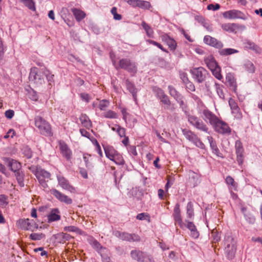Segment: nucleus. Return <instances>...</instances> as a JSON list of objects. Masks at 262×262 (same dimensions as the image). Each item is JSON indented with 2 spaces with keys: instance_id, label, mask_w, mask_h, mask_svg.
<instances>
[{
  "instance_id": "f257e3e1",
  "label": "nucleus",
  "mask_w": 262,
  "mask_h": 262,
  "mask_svg": "<svg viewBox=\"0 0 262 262\" xmlns=\"http://www.w3.org/2000/svg\"><path fill=\"white\" fill-rule=\"evenodd\" d=\"M224 253L227 259L231 260L235 256L237 241L231 233H226L224 239Z\"/></svg>"
},
{
  "instance_id": "f03ea898",
  "label": "nucleus",
  "mask_w": 262,
  "mask_h": 262,
  "mask_svg": "<svg viewBox=\"0 0 262 262\" xmlns=\"http://www.w3.org/2000/svg\"><path fill=\"white\" fill-rule=\"evenodd\" d=\"M34 121L35 125L38 129L40 134L47 136L52 135L51 125L41 117L36 116Z\"/></svg>"
},
{
  "instance_id": "7ed1b4c3",
  "label": "nucleus",
  "mask_w": 262,
  "mask_h": 262,
  "mask_svg": "<svg viewBox=\"0 0 262 262\" xmlns=\"http://www.w3.org/2000/svg\"><path fill=\"white\" fill-rule=\"evenodd\" d=\"M190 73L194 80L199 83L204 82L209 75L208 71L202 67L192 68L190 70Z\"/></svg>"
},
{
  "instance_id": "20e7f679",
  "label": "nucleus",
  "mask_w": 262,
  "mask_h": 262,
  "mask_svg": "<svg viewBox=\"0 0 262 262\" xmlns=\"http://www.w3.org/2000/svg\"><path fill=\"white\" fill-rule=\"evenodd\" d=\"M187 119L189 124L193 126L194 128L206 133H208V127L206 124L199 117L192 115H188Z\"/></svg>"
},
{
  "instance_id": "39448f33",
  "label": "nucleus",
  "mask_w": 262,
  "mask_h": 262,
  "mask_svg": "<svg viewBox=\"0 0 262 262\" xmlns=\"http://www.w3.org/2000/svg\"><path fill=\"white\" fill-rule=\"evenodd\" d=\"M117 70L122 69L128 72L135 74L137 71V68L135 62L128 58H122L119 60L118 66L116 67Z\"/></svg>"
},
{
  "instance_id": "423d86ee",
  "label": "nucleus",
  "mask_w": 262,
  "mask_h": 262,
  "mask_svg": "<svg viewBox=\"0 0 262 262\" xmlns=\"http://www.w3.org/2000/svg\"><path fill=\"white\" fill-rule=\"evenodd\" d=\"M199 114L206 122L208 121L212 125L217 121L218 118L205 106L199 107L198 110Z\"/></svg>"
},
{
  "instance_id": "0eeeda50",
  "label": "nucleus",
  "mask_w": 262,
  "mask_h": 262,
  "mask_svg": "<svg viewBox=\"0 0 262 262\" xmlns=\"http://www.w3.org/2000/svg\"><path fill=\"white\" fill-rule=\"evenodd\" d=\"M182 133L188 140L193 143L196 146L201 149L205 148L204 144L194 132L185 128L182 129Z\"/></svg>"
},
{
  "instance_id": "6e6552de",
  "label": "nucleus",
  "mask_w": 262,
  "mask_h": 262,
  "mask_svg": "<svg viewBox=\"0 0 262 262\" xmlns=\"http://www.w3.org/2000/svg\"><path fill=\"white\" fill-rule=\"evenodd\" d=\"M29 80L36 84H41L44 82L43 71H40L38 68L34 67L31 69L29 74Z\"/></svg>"
},
{
  "instance_id": "1a4fd4ad",
  "label": "nucleus",
  "mask_w": 262,
  "mask_h": 262,
  "mask_svg": "<svg viewBox=\"0 0 262 262\" xmlns=\"http://www.w3.org/2000/svg\"><path fill=\"white\" fill-rule=\"evenodd\" d=\"M215 130L222 134H229L231 133V128L225 122L220 120L219 118L216 122L212 125Z\"/></svg>"
},
{
  "instance_id": "9d476101",
  "label": "nucleus",
  "mask_w": 262,
  "mask_h": 262,
  "mask_svg": "<svg viewBox=\"0 0 262 262\" xmlns=\"http://www.w3.org/2000/svg\"><path fill=\"white\" fill-rule=\"evenodd\" d=\"M50 177V173L41 168V167L39 168V170L37 172L36 176V178L38 180L39 183L43 188H47L48 187L46 180L47 179L48 181Z\"/></svg>"
},
{
  "instance_id": "9b49d317",
  "label": "nucleus",
  "mask_w": 262,
  "mask_h": 262,
  "mask_svg": "<svg viewBox=\"0 0 262 262\" xmlns=\"http://www.w3.org/2000/svg\"><path fill=\"white\" fill-rule=\"evenodd\" d=\"M235 148L237 162L239 166H242L244 160V149L243 144L239 140L235 141Z\"/></svg>"
},
{
  "instance_id": "f8f14e48",
  "label": "nucleus",
  "mask_w": 262,
  "mask_h": 262,
  "mask_svg": "<svg viewBox=\"0 0 262 262\" xmlns=\"http://www.w3.org/2000/svg\"><path fill=\"white\" fill-rule=\"evenodd\" d=\"M51 192L60 202L66 204H71L72 203V200L71 198L57 189H53L51 190Z\"/></svg>"
},
{
  "instance_id": "ddd939ff",
  "label": "nucleus",
  "mask_w": 262,
  "mask_h": 262,
  "mask_svg": "<svg viewBox=\"0 0 262 262\" xmlns=\"http://www.w3.org/2000/svg\"><path fill=\"white\" fill-rule=\"evenodd\" d=\"M59 146L62 156L64 157L67 160L70 161L72 158V152L68 145L64 142L60 141L59 142Z\"/></svg>"
},
{
  "instance_id": "4468645a",
  "label": "nucleus",
  "mask_w": 262,
  "mask_h": 262,
  "mask_svg": "<svg viewBox=\"0 0 262 262\" xmlns=\"http://www.w3.org/2000/svg\"><path fill=\"white\" fill-rule=\"evenodd\" d=\"M58 184L63 189L69 191L72 193L75 192V188L69 183L68 180L61 176H57Z\"/></svg>"
},
{
  "instance_id": "2eb2a0df",
  "label": "nucleus",
  "mask_w": 262,
  "mask_h": 262,
  "mask_svg": "<svg viewBox=\"0 0 262 262\" xmlns=\"http://www.w3.org/2000/svg\"><path fill=\"white\" fill-rule=\"evenodd\" d=\"M244 14L243 12L237 10L227 11L223 13L224 17L228 19H244Z\"/></svg>"
},
{
  "instance_id": "dca6fc26",
  "label": "nucleus",
  "mask_w": 262,
  "mask_h": 262,
  "mask_svg": "<svg viewBox=\"0 0 262 262\" xmlns=\"http://www.w3.org/2000/svg\"><path fill=\"white\" fill-rule=\"evenodd\" d=\"M173 216L175 222L179 224L181 228L185 227V224L183 222L181 217L180 205L179 204H177L174 207Z\"/></svg>"
},
{
  "instance_id": "f3484780",
  "label": "nucleus",
  "mask_w": 262,
  "mask_h": 262,
  "mask_svg": "<svg viewBox=\"0 0 262 262\" xmlns=\"http://www.w3.org/2000/svg\"><path fill=\"white\" fill-rule=\"evenodd\" d=\"M204 42L206 44L219 49H220L223 47V44L222 42L218 41L215 38L212 37L209 35H206L204 36Z\"/></svg>"
},
{
  "instance_id": "a211bd4d",
  "label": "nucleus",
  "mask_w": 262,
  "mask_h": 262,
  "mask_svg": "<svg viewBox=\"0 0 262 262\" xmlns=\"http://www.w3.org/2000/svg\"><path fill=\"white\" fill-rule=\"evenodd\" d=\"M130 256L132 259L137 261H145V253L139 250H132L130 252Z\"/></svg>"
},
{
  "instance_id": "6ab92c4d",
  "label": "nucleus",
  "mask_w": 262,
  "mask_h": 262,
  "mask_svg": "<svg viewBox=\"0 0 262 262\" xmlns=\"http://www.w3.org/2000/svg\"><path fill=\"white\" fill-rule=\"evenodd\" d=\"M4 161L8 164V166L13 172H15L20 170L21 165L19 162L15 160L7 158H5Z\"/></svg>"
},
{
  "instance_id": "aec40b11",
  "label": "nucleus",
  "mask_w": 262,
  "mask_h": 262,
  "mask_svg": "<svg viewBox=\"0 0 262 262\" xmlns=\"http://www.w3.org/2000/svg\"><path fill=\"white\" fill-rule=\"evenodd\" d=\"M207 140L209 141L212 152L218 157L223 158L224 157L220 152V150L217 146L216 142L213 140V138L211 136H208Z\"/></svg>"
},
{
  "instance_id": "412c9836",
  "label": "nucleus",
  "mask_w": 262,
  "mask_h": 262,
  "mask_svg": "<svg viewBox=\"0 0 262 262\" xmlns=\"http://www.w3.org/2000/svg\"><path fill=\"white\" fill-rule=\"evenodd\" d=\"M244 45L245 48L250 49L256 54H260L262 52L261 49L259 46L250 40H245Z\"/></svg>"
},
{
  "instance_id": "4be33fe9",
  "label": "nucleus",
  "mask_w": 262,
  "mask_h": 262,
  "mask_svg": "<svg viewBox=\"0 0 262 262\" xmlns=\"http://www.w3.org/2000/svg\"><path fill=\"white\" fill-rule=\"evenodd\" d=\"M188 183L191 187H195L200 183L199 176L193 171H190Z\"/></svg>"
},
{
  "instance_id": "5701e85b",
  "label": "nucleus",
  "mask_w": 262,
  "mask_h": 262,
  "mask_svg": "<svg viewBox=\"0 0 262 262\" xmlns=\"http://www.w3.org/2000/svg\"><path fill=\"white\" fill-rule=\"evenodd\" d=\"M226 80L229 86L235 91L237 85L234 74L231 73H227L226 76Z\"/></svg>"
},
{
  "instance_id": "b1692460",
  "label": "nucleus",
  "mask_w": 262,
  "mask_h": 262,
  "mask_svg": "<svg viewBox=\"0 0 262 262\" xmlns=\"http://www.w3.org/2000/svg\"><path fill=\"white\" fill-rule=\"evenodd\" d=\"M204 61L210 71L219 66L214 58L211 55L205 57Z\"/></svg>"
},
{
  "instance_id": "393cba45",
  "label": "nucleus",
  "mask_w": 262,
  "mask_h": 262,
  "mask_svg": "<svg viewBox=\"0 0 262 262\" xmlns=\"http://www.w3.org/2000/svg\"><path fill=\"white\" fill-rule=\"evenodd\" d=\"M221 28L229 33H235L239 27L237 24L235 23H225L222 24Z\"/></svg>"
},
{
  "instance_id": "a878e982",
  "label": "nucleus",
  "mask_w": 262,
  "mask_h": 262,
  "mask_svg": "<svg viewBox=\"0 0 262 262\" xmlns=\"http://www.w3.org/2000/svg\"><path fill=\"white\" fill-rule=\"evenodd\" d=\"M162 39L166 43L171 50L174 51L176 50L177 43L173 38L165 34L162 36Z\"/></svg>"
},
{
  "instance_id": "bb28decb",
  "label": "nucleus",
  "mask_w": 262,
  "mask_h": 262,
  "mask_svg": "<svg viewBox=\"0 0 262 262\" xmlns=\"http://www.w3.org/2000/svg\"><path fill=\"white\" fill-rule=\"evenodd\" d=\"M125 85L127 89L132 94L134 100L136 101L137 89H136L135 84L129 81V79H126L125 80Z\"/></svg>"
},
{
  "instance_id": "cd10ccee",
  "label": "nucleus",
  "mask_w": 262,
  "mask_h": 262,
  "mask_svg": "<svg viewBox=\"0 0 262 262\" xmlns=\"http://www.w3.org/2000/svg\"><path fill=\"white\" fill-rule=\"evenodd\" d=\"M60 212L57 208L53 209L48 215V222L58 221L60 219Z\"/></svg>"
},
{
  "instance_id": "c85d7f7f",
  "label": "nucleus",
  "mask_w": 262,
  "mask_h": 262,
  "mask_svg": "<svg viewBox=\"0 0 262 262\" xmlns=\"http://www.w3.org/2000/svg\"><path fill=\"white\" fill-rule=\"evenodd\" d=\"M186 227L190 231V236L193 238H197L199 236V232L198 231L194 224L191 222H187Z\"/></svg>"
},
{
  "instance_id": "c756f323",
  "label": "nucleus",
  "mask_w": 262,
  "mask_h": 262,
  "mask_svg": "<svg viewBox=\"0 0 262 262\" xmlns=\"http://www.w3.org/2000/svg\"><path fill=\"white\" fill-rule=\"evenodd\" d=\"M105 154L106 157L110 160H112V158L117 154V151L114 149L113 146H103Z\"/></svg>"
},
{
  "instance_id": "7c9ffc66",
  "label": "nucleus",
  "mask_w": 262,
  "mask_h": 262,
  "mask_svg": "<svg viewBox=\"0 0 262 262\" xmlns=\"http://www.w3.org/2000/svg\"><path fill=\"white\" fill-rule=\"evenodd\" d=\"M79 120L82 125L86 128L89 129L92 126V122L86 114H82Z\"/></svg>"
},
{
  "instance_id": "2f4dec72",
  "label": "nucleus",
  "mask_w": 262,
  "mask_h": 262,
  "mask_svg": "<svg viewBox=\"0 0 262 262\" xmlns=\"http://www.w3.org/2000/svg\"><path fill=\"white\" fill-rule=\"evenodd\" d=\"M113 234L116 237L119 238L123 241L129 242L130 233L125 232H121L119 231H115L113 232Z\"/></svg>"
},
{
  "instance_id": "473e14b6",
  "label": "nucleus",
  "mask_w": 262,
  "mask_h": 262,
  "mask_svg": "<svg viewBox=\"0 0 262 262\" xmlns=\"http://www.w3.org/2000/svg\"><path fill=\"white\" fill-rule=\"evenodd\" d=\"M83 159L85 162V166L88 169H92L94 165L93 162L92 156L91 155L88 154H83Z\"/></svg>"
},
{
  "instance_id": "72a5a7b5",
  "label": "nucleus",
  "mask_w": 262,
  "mask_h": 262,
  "mask_svg": "<svg viewBox=\"0 0 262 262\" xmlns=\"http://www.w3.org/2000/svg\"><path fill=\"white\" fill-rule=\"evenodd\" d=\"M72 12H73L76 20L78 21H80L85 16V13L79 9L73 8L72 9Z\"/></svg>"
},
{
  "instance_id": "f704fd0d",
  "label": "nucleus",
  "mask_w": 262,
  "mask_h": 262,
  "mask_svg": "<svg viewBox=\"0 0 262 262\" xmlns=\"http://www.w3.org/2000/svg\"><path fill=\"white\" fill-rule=\"evenodd\" d=\"M19 224H20L21 228L25 230H32V225L30 222V220L29 219L20 220L19 221Z\"/></svg>"
},
{
  "instance_id": "c9c22d12",
  "label": "nucleus",
  "mask_w": 262,
  "mask_h": 262,
  "mask_svg": "<svg viewBox=\"0 0 262 262\" xmlns=\"http://www.w3.org/2000/svg\"><path fill=\"white\" fill-rule=\"evenodd\" d=\"M90 244L98 251V253L99 251H106V249L103 247L101 244L95 239H92L90 242Z\"/></svg>"
},
{
  "instance_id": "e433bc0d",
  "label": "nucleus",
  "mask_w": 262,
  "mask_h": 262,
  "mask_svg": "<svg viewBox=\"0 0 262 262\" xmlns=\"http://www.w3.org/2000/svg\"><path fill=\"white\" fill-rule=\"evenodd\" d=\"M238 52V50L232 48L223 49L219 51L220 54L223 56L229 55Z\"/></svg>"
},
{
  "instance_id": "4c0bfd02",
  "label": "nucleus",
  "mask_w": 262,
  "mask_h": 262,
  "mask_svg": "<svg viewBox=\"0 0 262 262\" xmlns=\"http://www.w3.org/2000/svg\"><path fill=\"white\" fill-rule=\"evenodd\" d=\"M23 3L30 10L35 11L36 10L35 4L33 0H18Z\"/></svg>"
},
{
  "instance_id": "58836bf2",
  "label": "nucleus",
  "mask_w": 262,
  "mask_h": 262,
  "mask_svg": "<svg viewBox=\"0 0 262 262\" xmlns=\"http://www.w3.org/2000/svg\"><path fill=\"white\" fill-rule=\"evenodd\" d=\"M168 89L169 94L175 100L182 96V95L179 92H178L173 86L171 85H169L168 86Z\"/></svg>"
},
{
  "instance_id": "ea45409f",
  "label": "nucleus",
  "mask_w": 262,
  "mask_h": 262,
  "mask_svg": "<svg viewBox=\"0 0 262 262\" xmlns=\"http://www.w3.org/2000/svg\"><path fill=\"white\" fill-rule=\"evenodd\" d=\"M111 160L113 161L117 165H122L125 163L123 157L118 152H117V154Z\"/></svg>"
},
{
  "instance_id": "a19ab883",
  "label": "nucleus",
  "mask_w": 262,
  "mask_h": 262,
  "mask_svg": "<svg viewBox=\"0 0 262 262\" xmlns=\"http://www.w3.org/2000/svg\"><path fill=\"white\" fill-rule=\"evenodd\" d=\"M15 175L16 178V180L19 185L21 187H23L24 186V173L19 170L15 172Z\"/></svg>"
},
{
  "instance_id": "79ce46f5",
  "label": "nucleus",
  "mask_w": 262,
  "mask_h": 262,
  "mask_svg": "<svg viewBox=\"0 0 262 262\" xmlns=\"http://www.w3.org/2000/svg\"><path fill=\"white\" fill-rule=\"evenodd\" d=\"M43 76H46L48 81L49 82V85L52 86V84L54 83V75L52 74L49 70L45 69L43 71Z\"/></svg>"
},
{
  "instance_id": "37998d69",
  "label": "nucleus",
  "mask_w": 262,
  "mask_h": 262,
  "mask_svg": "<svg viewBox=\"0 0 262 262\" xmlns=\"http://www.w3.org/2000/svg\"><path fill=\"white\" fill-rule=\"evenodd\" d=\"M215 86L216 93L221 99L225 98L224 93L223 92V85L215 82Z\"/></svg>"
},
{
  "instance_id": "c03bdc74",
  "label": "nucleus",
  "mask_w": 262,
  "mask_h": 262,
  "mask_svg": "<svg viewBox=\"0 0 262 262\" xmlns=\"http://www.w3.org/2000/svg\"><path fill=\"white\" fill-rule=\"evenodd\" d=\"M213 75L218 80H222L223 78L221 74V69L220 66L215 68V69L211 70Z\"/></svg>"
},
{
  "instance_id": "a18cd8bd",
  "label": "nucleus",
  "mask_w": 262,
  "mask_h": 262,
  "mask_svg": "<svg viewBox=\"0 0 262 262\" xmlns=\"http://www.w3.org/2000/svg\"><path fill=\"white\" fill-rule=\"evenodd\" d=\"M138 7L142 9L149 10L151 7V5L148 1L139 0Z\"/></svg>"
},
{
  "instance_id": "49530a36",
  "label": "nucleus",
  "mask_w": 262,
  "mask_h": 262,
  "mask_svg": "<svg viewBox=\"0 0 262 262\" xmlns=\"http://www.w3.org/2000/svg\"><path fill=\"white\" fill-rule=\"evenodd\" d=\"M142 26L145 31L146 34L149 37H151L154 34V31L151 27L145 21L142 23Z\"/></svg>"
},
{
  "instance_id": "de8ad7c7",
  "label": "nucleus",
  "mask_w": 262,
  "mask_h": 262,
  "mask_svg": "<svg viewBox=\"0 0 262 262\" xmlns=\"http://www.w3.org/2000/svg\"><path fill=\"white\" fill-rule=\"evenodd\" d=\"M71 237H72L70 234L66 233H59L57 235V238L60 239V243H64L67 241H69Z\"/></svg>"
},
{
  "instance_id": "09e8293b",
  "label": "nucleus",
  "mask_w": 262,
  "mask_h": 262,
  "mask_svg": "<svg viewBox=\"0 0 262 262\" xmlns=\"http://www.w3.org/2000/svg\"><path fill=\"white\" fill-rule=\"evenodd\" d=\"M187 214L188 217L191 219L193 216V204L191 202H189L187 203Z\"/></svg>"
},
{
  "instance_id": "8fccbe9b",
  "label": "nucleus",
  "mask_w": 262,
  "mask_h": 262,
  "mask_svg": "<svg viewBox=\"0 0 262 262\" xmlns=\"http://www.w3.org/2000/svg\"><path fill=\"white\" fill-rule=\"evenodd\" d=\"M110 105V102L107 100L103 99L100 101L99 103V108L101 111H104Z\"/></svg>"
},
{
  "instance_id": "3c124183",
  "label": "nucleus",
  "mask_w": 262,
  "mask_h": 262,
  "mask_svg": "<svg viewBox=\"0 0 262 262\" xmlns=\"http://www.w3.org/2000/svg\"><path fill=\"white\" fill-rule=\"evenodd\" d=\"M152 90L158 99L161 98L164 95H165L164 91L159 88L154 87Z\"/></svg>"
},
{
  "instance_id": "603ef678",
  "label": "nucleus",
  "mask_w": 262,
  "mask_h": 262,
  "mask_svg": "<svg viewBox=\"0 0 262 262\" xmlns=\"http://www.w3.org/2000/svg\"><path fill=\"white\" fill-rule=\"evenodd\" d=\"M8 204V197L4 194L0 195V206L2 208L6 207Z\"/></svg>"
},
{
  "instance_id": "864d4df0",
  "label": "nucleus",
  "mask_w": 262,
  "mask_h": 262,
  "mask_svg": "<svg viewBox=\"0 0 262 262\" xmlns=\"http://www.w3.org/2000/svg\"><path fill=\"white\" fill-rule=\"evenodd\" d=\"M45 237L42 233H33L30 235V238L33 241H39Z\"/></svg>"
},
{
  "instance_id": "5fc2aeb1",
  "label": "nucleus",
  "mask_w": 262,
  "mask_h": 262,
  "mask_svg": "<svg viewBox=\"0 0 262 262\" xmlns=\"http://www.w3.org/2000/svg\"><path fill=\"white\" fill-rule=\"evenodd\" d=\"M245 69L249 73H253L255 71V67L253 64L250 61H247L244 65Z\"/></svg>"
},
{
  "instance_id": "6e6d98bb",
  "label": "nucleus",
  "mask_w": 262,
  "mask_h": 262,
  "mask_svg": "<svg viewBox=\"0 0 262 262\" xmlns=\"http://www.w3.org/2000/svg\"><path fill=\"white\" fill-rule=\"evenodd\" d=\"M136 219L140 221L147 220L148 222H150V216L147 213H139L136 216Z\"/></svg>"
},
{
  "instance_id": "4d7b16f0",
  "label": "nucleus",
  "mask_w": 262,
  "mask_h": 262,
  "mask_svg": "<svg viewBox=\"0 0 262 262\" xmlns=\"http://www.w3.org/2000/svg\"><path fill=\"white\" fill-rule=\"evenodd\" d=\"M103 116L106 118L115 119L117 118V114L115 112L111 110H109L108 111L105 112Z\"/></svg>"
},
{
  "instance_id": "13d9d810",
  "label": "nucleus",
  "mask_w": 262,
  "mask_h": 262,
  "mask_svg": "<svg viewBox=\"0 0 262 262\" xmlns=\"http://www.w3.org/2000/svg\"><path fill=\"white\" fill-rule=\"evenodd\" d=\"M106 251H99L100 254L102 262H112L110 256L107 254Z\"/></svg>"
},
{
  "instance_id": "bf43d9fd",
  "label": "nucleus",
  "mask_w": 262,
  "mask_h": 262,
  "mask_svg": "<svg viewBox=\"0 0 262 262\" xmlns=\"http://www.w3.org/2000/svg\"><path fill=\"white\" fill-rule=\"evenodd\" d=\"M245 220L250 224H253L255 222V217L251 213L244 214Z\"/></svg>"
},
{
  "instance_id": "052dcab7",
  "label": "nucleus",
  "mask_w": 262,
  "mask_h": 262,
  "mask_svg": "<svg viewBox=\"0 0 262 262\" xmlns=\"http://www.w3.org/2000/svg\"><path fill=\"white\" fill-rule=\"evenodd\" d=\"M231 112L235 119L238 120L242 119L243 116L239 107L236 110L232 111Z\"/></svg>"
},
{
  "instance_id": "680f3d73",
  "label": "nucleus",
  "mask_w": 262,
  "mask_h": 262,
  "mask_svg": "<svg viewBox=\"0 0 262 262\" xmlns=\"http://www.w3.org/2000/svg\"><path fill=\"white\" fill-rule=\"evenodd\" d=\"M23 152L28 159L31 158L32 156V151L28 146H25L23 148Z\"/></svg>"
},
{
  "instance_id": "e2e57ef3",
  "label": "nucleus",
  "mask_w": 262,
  "mask_h": 262,
  "mask_svg": "<svg viewBox=\"0 0 262 262\" xmlns=\"http://www.w3.org/2000/svg\"><path fill=\"white\" fill-rule=\"evenodd\" d=\"M226 182L227 184L231 185L235 190L236 189L237 185L235 183L234 179L230 176H228L226 178Z\"/></svg>"
},
{
  "instance_id": "0e129e2a",
  "label": "nucleus",
  "mask_w": 262,
  "mask_h": 262,
  "mask_svg": "<svg viewBox=\"0 0 262 262\" xmlns=\"http://www.w3.org/2000/svg\"><path fill=\"white\" fill-rule=\"evenodd\" d=\"M229 104L231 110V112L233 110H236L239 108L237 103L235 100L232 98H230L229 100Z\"/></svg>"
},
{
  "instance_id": "69168bd1",
  "label": "nucleus",
  "mask_w": 262,
  "mask_h": 262,
  "mask_svg": "<svg viewBox=\"0 0 262 262\" xmlns=\"http://www.w3.org/2000/svg\"><path fill=\"white\" fill-rule=\"evenodd\" d=\"M111 13L113 15L114 19L115 20H120L122 18V16L119 14L117 12V8L116 7H113L111 9Z\"/></svg>"
},
{
  "instance_id": "338daca9",
  "label": "nucleus",
  "mask_w": 262,
  "mask_h": 262,
  "mask_svg": "<svg viewBox=\"0 0 262 262\" xmlns=\"http://www.w3.org/2000/svg\"><path fill=\"white\" fill-rule=\"evenodd\" d=\"M141 241L140 236L135 233H130L129 242H139Z\"/></svg>"
},
{
  "instance_id": "774afa93",
  "label": "nucleus",
  "mask_w": 262,
  "mask_h": 262,
  "mask_svg": "<svg viewBox=\"0 0 262 262\" xmlns=\"http://www.w3.org/2000/svg\"><path fill=\"white\" fill-rule=\"evenodd\" d=\"M116 132L120 137L122 138L125 137V129L119 125L117 126Z\"/></svg>"
}]
</instances>
